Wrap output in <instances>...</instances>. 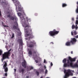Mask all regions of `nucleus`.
I'll use <instances>...</instances> for the list:
<instances>
[{
	"instance_id": "nucleus-1",
	"label": "nucleus",
	"mask_w": 78,
	"mask_h": 78,
	"mask_svg": "<svg viewBox=\"0 0 78 78\" xmlns=\"http://www.w3.org/2000/svg\"><path fill=\"white\" fill-rule=\"evenodd\" d=\"M30 28H31V27L30 26L29 23L26 24V26L24 27L25 32L26 33L27 37H29V40L34 38L32 32V29Z\"/></svg>"
},
{
	"instance_id": "nucleus-2",
	"label": "nucleus",
	"mask_w": 78,
	"mask_h": 78,
	"mask_svg": "<svg viewBox=\"0 0 78 78\" xmlns=\"http://www.w3.org/2000/svg\"><path fill=\"white\" fill-rule=\"evenodd\" d=\"M76 61V58H72V57H68V59L67 60V63H64L63 66L64 67H69V64H70V66H70V63L72 62V63L73 62H75Z\"/></svg>"
},
{
	"instance_id": "nucleus-3",
	"label": "nucleus",
	"mask_w": 78,
	"mask_h": 78,
	"mask_svg": "<svg viewBox=\"0 0 78 78\" xmlns=\"http://www.w3.org/2000/svg\"><path fill=\"white\" fill-rule=\"evenodd\" d=\"M11 50L12 49H10L8 52H5L4 54L2 55V61L4 59H5L6 58H9V56L11 55V52H10L11 51Z\"/></svg>"
},
{
	"instance_id": "nucleus-4",
	"label": "nucleus",
	"mask_w": 78,
	"mask_h": 78,
	"mask_svg": "<svg viewBox=\"0 0 78 78\" xmlns=\"http://www.w3.org/2000/svg\"><path fill=\"white\" fill-rule=\"evenodd\" d=\"M59 31L56 30L54 29L52 31H50L49 33V34L51 36H54L56 34H58L59 33Z\"/></svg>"
},
{
	"instance_id": "nucleus-5",
	"label": "nucleus",
	"mask_w": 78,
	"mask_h": 78,
	"mask_svg": "<svg viewBox=\"0 0 78 78\" xmlns=\"http://www.w3.org/2000/svg\"><path fill=\"white\" fill-rule=\"evenodd\" d=\"M64 73L65 74V75L64 77V78H67L68 76H69V75H70L71 73V71L70 70H68L67 72H66V70H64Z\"/></svg>"
},
{
	"instance_id": "nucleus-6",
	"label": "nucleus",
	"mask_w": 78,
	"mask_h": 78,
	"mask_svg": "<svg viewBox=\"0 0 78 78\" xmlns=\"http://www.w3.org/2000/svg\"><path fill=\"white\" fill-rule=\"evenodd\" d=\"M34 45H36V42L34 41H31L30 42V44H27V46L30 48H32L34 46Z\"/></svg>"
},
{
	"instance_id": "nucleus-7",
	"label": "nucleus",
	"mask_w": 78,
	"mask_h": 78,
	"mask_svg": "<svg viewBox=\"0 0 78 78\" xmlns=\"http://www.w3.org/2000/svg\"><path fill=\"white\" fill-rule=\"evenodd\" d=\"M14 23L16 26L14 25L12 27L13 28V29L16 30H17V31H20V29H19V26L17 23L16 22H15Z\"/></svg>"
},
{
	"instance_id": "nucleus-8",
	"label": "nucleus",
	"mask_w": 78,
	"mask_h": 78,
	"mask_svg": "<svg viewBox=\"0 0 78 78\" xmlns=\"http://www.w3.org/2000/svg\"><path fill=\"white\" fill-rule=\"evenodd\" d=\"M76 41H77L76 39L75 38H71L70 42L72 44H74L75 43V42H76Z\"/></svg>"
},
{
	"instance_id": "nucleus-9",
	"label": "nucleus",
	"mask_w": 78,
	"mask_h": 78,
	"mask_svg": "<svg viewBox=\"0 0 78 78\" xmlns=\"http://www.w3.org/2000/svg\"><path fill=\"white\" fill-rule=\"evenodd\" d=\"M22 65L23 67L24 68H26V66H27V62H26L25 59L23 60V62H22Z\"/></svg>"
},
{
	"instance_id": "nucleus-10",
	"label": "nucleus",
	"mask_w": 78,
	"mask_h": 78,
	"mask_svg": "<svg viewBox=\"0 0 78 78\" xmlns=\"http://www.w3.org/2000/svg\"><path fill=\"white\" fill-rule=\"evenodd\" d=\"M77 62L78 63V60L77 61ZM70 66L71 67H78V65L76 64L74 65H73V63L72 62L70 63Z\"/></svg>"
},
{
	"instance_id": "nucleus-11",
	"label": "nucleus",
	"mask_w": 78,
	"mask_h": 78,
	"mask_svg": "<svg viewBox=\"0 0 78 78\" xmlns=\"http://www.w3.org/2000/svg\"><path fill=\"white\" fill-rule=\"evenodd\" d=\"M17 41L19 42V44L22 46L23 45V42L22 41V39H19L17 40Z\"/></svg>"
},
{
	"instance_id": "nucleus-12",
	"label": "nucleus",
	"mask_w": 78,
	"mask_h": 78,
	"mask_svg": "<svg viewBox=\"0 0 78 78\" xmlns=\"http://www.w3.org/2000/svg\"><path fill=\"white\" fill-rule=\"evenodd\" d=\"M25 71V69H23L20 68L19 72L20 73H22V74L24 73V71Z\"/></svg>"
},
{
	"instance_id": "nucleus-13",
	"label": "nucleus",
	"mask_w": 78,
	"mask_h": 78,
	"mask_svg": "<svg viewBox=\"0 0 78 78\" xmlns=\"http://www.w3.org/2000/svg\"><path fill=\"white\" fill-rule=\"evenodd\" d=\"M76 27L75 29L76 30H77V29L78 28V27L77 26V25H78V20H76Z\"/></svg>"
},
{
	"instance_id": "nucleus-14",
	"label": "nucleus",
	"mask_w": 78,
	"mask_h": 78,
	"mask_svg": "<svg viewBox=\"0 0 78 78\" xmlns=\"http://www.w3.org/2000/svg\"><path fill=\"white\" fill-rule=\"evenodd\" d=\"M10 19H11V20H13L14 19H15V20H16L17 18V17L15 16V17H13V16H11L10 17Z\"/></svg>"
},
{
	"instance_id": "nucleus-15",
	"label": "nucleus",
	"mask_w": 78,
	"mask_h": 78,
	"mask_svg": "<svg viewBox=\"0 0 78 78\" xmlns=\"http://www.w3.org/2000/svg\"><path fill=\"white\" fill-rule=\"evenodd\" d=\"M70 43H71L70 41H68L66 43V46H70Z\"/></svg>"
},
{
	"instance_id": "nucleus-16",
	"label": "nucleus",
	"mask_w": 78,
	"mask_h": 78,
	"mask_svg": "<svg viewBox=\"0 0 78 78\" xmlns=\"http://www.w3.org/2000/svg\"><path fill=\"white\" fill-rule=\"evenodd\" d=\"M4 62L5 64L3 66V68L4 69H5V68H6L7 66V63H6V61H5Z\"/></svg>"
},
{
	"instance_id": "nucleus-17",
	"label": "nucleus",
	"mask_w": 78,
	"mask_h": 78,
	"mask_svg": "<svg viewBox=\"0 0 78 78\" xmlns=\"http://www.w3.org/2000/svg\"><path fill=\"white\" fill-rule=\"evenodd\" d=\"M26 19L27 21V22L28 23L29 22H31V19H28V18L27 17H26Z\"/></svg>"
},
{
	"instance_id": "nucleus-18",
	"label": "nucleus",
	"mask_w": 78,
	"mask_h": 78,
	"mask_svg": "<svg viewBox=\"0 0 78 78\" xmlns=\"http://www.w3.org/2000/svg\"><path fill=\"white\" fill-rule=\"evenodd\" d=\"M67 6V4H66L65 3H63L62 4V8H64L65 7H66Z\"/></svg>"
},
{
	"instance_id": "nucleus-19",
	"label": "nucleus",
	"mask_w": 78,
	"mask_h": 78,
	"mask_svg": "<svg viewBox=\"0 0 78 78\" xmlns=\"http://www.w3.org/2000/svg\"><path fill=\"white\" fill-rule=\"evenodd\" d=\"M66 61H67V59L64 58L62 61L63 63H64V64L66 63Z\"/></svg>"
},
{
	"instance_id": "nucleus-20",
	"label": "nucleus",
	"mask_w": 78,
	"mask_h": 78,
	"mask_svg": "<svg viewBox=\"0 0 78 78\" xmlns=\"http://www.w3.org/2000/svg\"><path fill=\"white\" fill-rule=\"evenodd\" d=\"M76 27V26H75V25H74V24H73L72 26V30H73V29H75V28Z\"/></svg>"
},
{
	"instance_id": "nucleus-21",
	"label": "nucleus",
	"mask_w": 78,
	"mask_h": 78,
	"mask_svg": "<svg viewBox=\"0 0 78 78\" xmlns=\"http://www.w3.org/2000/svg\"><path fill=\"white\" fill-rule=\"evenodd\" d=\"M4 69H5V72H8V68L6 67Z\"/></svg>"
},
{
	"instance_id": "nucleus-22",
	"label": "nucleus",
	"mask_w": 78,
	"mask_h": 78,
	"mask_svg": "<svg viewBox=\"0 0 78 78\" xmlns=\"http://www.w3.org/2000/svg\"><path fill=\"white\" fill-rule=\"evenodd\" d=\"M12 37H11V38L13 39V38H14V34L12 33Z\"/></svg>"
},
{
	"instance_id": "nucleus-23",
	"label": "nucleus",
	"mask_w": 78,
	"mask_h": 78,
	"mask_svg": "<svg viewBox=\"0 0 78 78\" xmlns=\"http://www.w3.org/2000/svg\"><path fill=\"white\" fill-rule=\"evenodd\" d=\"M28 54L30 55H32V52L31 50H30L29 51Z\"/></svg>"
},
{
	"instance_id": "nucleus-24",
	"label": "nucleus",
	"mask_w": 78,
	"mask_h": 78,
	"mask_svg": "<svg viewBox=\"0 0 78 78\" xmlns=\"http://www.w3.org/2000/svg\"><path fill=\"white\" fill-rule=\"evenodd\" d=\"M73 33L74 34V35H76V34H77V33L76 32V30H75L73 32Z\"/></svg>"
},
{
	"instance_id": "nucleus-25",
	"label": "nucleus",
	"mask_w": 78,
	"mask_h": 78,
	"mask_svg": "<svg viewBox=\"0 0 78 78\" xmlns=\"http://www.w3.org/2000/svg\"><path fill=\"white\" fill-rule=\"evenodd\" d=\"M18 16H21V15H22V13L20 12L18 13Z\"/></svg>"
},
{
	"instance_id": "nucleus-26",
	"label": "nucleus",
	"mask_w": 78,
	"mask_h": 78,
	"mask_svg": "<svg viewBox=\"0 0 78 78\" xmlns=\"http://www.w3.org/2000/svg\"><path fill=\"white\" fill-rule=\"evenodd\" d=\"M36 73L37 76H39V72L37 71H36Z\"/></svg>"
},
{
	"instance_id": "nucleus-27",
	"label": "nucleus",
	"mask_w": 78,
	"mask_h": 78,
	"mask_svg": "<svg viewBox=\"0 0 78 78\" xmlns=\"http://www.w3.org/2000/svg\"><path fill=\"white\" fill-rule=\"evenodd\" d=\"M18 10L19 11H22V8L21 7H19L18 8Z\"/></svg>"
},
{
	"instance_id": "nucleus-28",
	"label": "nucleus",
	"mask_w": 78,
	"mask_h": 78,
	"mask_svg": "<svg viewBox=\"0 0 78 78\" xmlns=\"http://www.w3.org/2000/svg\"><path fill=\"white\" fill-rule=\"evenodd\" d=\"M2 50H0V55H1L2 54Z\"/></svg>"
},
{
	"instance_id": "nucleus-29",
	"label": "nucleus",
	"mask_w": 78,
	"mask_h": 78,
	"mask_svg": "<svg viewBox=\"0 0 78 78\" xmlns=\"http://www.w3.org/2000/svg\"><path fill=\"white\" fill-rule=\"evenodd\" d=\"M48 72V71L47 69H46L45 71V74H47Z\"/></svg>"
},
{
	"instance_id": "nucleus-30",
	"label": "nucleus",
	"mask_w": 78,
	"mask_h": 78,
	"mask_svg": "<svg viewBox=\"0 0 78 78\" xmlns=\"http://www.w3.org/2000/svg\"><path fill=\"white\" fill-rule=\"evenodd\" d=\"M8 17H9L10 18H11V15H10V14L8 15L7 16Z\"/></svg>"
},
{
	"instance_id": "nucleus-31",
	"label": "nucleus",
	"mask_w": 78,
	"mask_h": 78,
	"mask_svg": "<svg viewBox=\"0 0 78 78\" xmlns=\"http://www.w3.org/2000/svg\"><path fill=\"white\" fill-rule=\"evenodd\" d=\"M76 13H78V7H77V8L76 9Z\"/></svg>"
},
{
	"instance_id": "nucleus-32",
	"label": "nucleus",
	"mask_w": 78,
	"mask_h": 78,
	"mask_svg": "<svg viewBox=\"0 0 78 78\" xmlns=\"http://www.w3.org/2000/svg\"><path fill=\"white\" fill-rule=\"evenodd\" d=\"M32 69H33V67H31L30 68V70H32Z\"/></svg>"
},
{
	"instance_id": "nucleus-33",
	"label": "nucleus",
	"mask_w": 78,
	"mask_h": 78,
	"mask_svg": "<svg viewBox=\"0 0 78 78\" xmlns=\"http://www.w3.org/2000/svg\"><path fill=\"white\" fill-rule=\"evenodd\" d=\"M40 70H41V72H44V69H40Z\"/></svg>"
},
{
	"instance_id": "nucleus-34",
	"label": "nucleus",
	"mask_w": 78,
	"mask_h": 78,
	"mask_svg": "<svg viewBox=\"0 0 78 78\" xmlns=\"http://www.w3.org/2000/svg\"><path fill=\"white\" fill-rule=\"evenodd\" d=\"M71 20H72V21H74V18H72Z\"/></svg>"
},
{
	"instance_id": "nucleus-35",
	"label": "nucleus",
	"mask_w": 78,
	"mask_h": 78,
	"mask_svg": "<svg viewBox=\"0 0 78 78\" xmlns=\"http://www.w3.org/2000/svg\"><path fill=\"white\" fill-rule=\"evenodd\" d=\"M35 61L36 63H38V62H39V61L37 60H36Z\"/></svg>"
},
{
	"instance_id": "nucleus-36",
	"label": "nucleus",
	"mask_w": 78,
	"mask_h": 78,
	"mask_svg": "<svg viewBox=\"0 0 78 78\" xmlns=\"http://www.w3.org/2000/svg\"><path fill=\"white\" fill-rule=\"evenodd\" d=\"M34 53H37V51H34L33 52Z\"/></svg>"
},
{
	"instance_id": "nucleus-37",
	"label": "nucleus",
	"mask_w": 78,
	"mask_h": 78,
	"mask_svg": "<svg viewBox=\"0 0 78 78\" xmlns=\"http://www.w3.org/2000/svg\"><path fill=\"white\" fill-rule=\"evenodd\" d=\"M44 63H46V60H45V59H44Z\"/></svg>"
},
{
	"instance_id": "nucleus-38",
	"label": "nucleus",
	"mask_w": 78,
	"mask_h": 78,
	"mask_svg": "<svg viewBox=\"0 0 78 78\" xmlns=\"http://www.w3.org/2000/svg\"><path fill=\"white\" fill-rule=\"evenodd\" d=\"M5 76H8V74H7V73H5Z\"/></svg>"
},
{
	"instance_id": "nucleus-39",
	"label": "nucleus",
	"mask_w": 78,
	"mask_h": 78,
	"mask_svg": "<svg viewBox=\"0 0 78 78\" xmlns=\"http://www.w3.org/2000/svg\"><path fill=\"white\" fill-rule=\"evenodd\" d=\"M44 69H47V67H46V66H44Z\"/></svg>"
},
{
	"instance_id": "nucleus-40",
	"label": "nucleus",
	"mask_w": 78,
	"mask_h": 78,
	"mask_svg": "<svg viewBox=\"0 0 78 78\" xmlns=\"http://www.w3.org/2000/svg\"><path fill=\"white\" fill-rule=\"evenodd\" d=\"M53 63H52V62H51V66H53Z\"/></svg>"
},
{
	"instance_id": "nucleus-41",
	"label": "nucleus",
	"mask_w": 78,
	"mask_h": 78,
	"mask_svg": "<svg viewBox=\"0 0 78 78\" xmlns=\"http://www.w3.org/2000/svg\"><path fill=\"white\" fill-rule=\"evenodd\" d=\"M71 35L72 36L73 35V32L72 31L71 32Z\"/></svg>"
},
{
	"instance_id": "nucleus-42",
	"label": "nucleus",
	"mask_w": 78,
	"mask_h": 78,
	"mask_svg": "<svg viewBox=\"0 0 78 78\" xmlns=\"http://www.w3.org/2000/svg\"><path fill=\"white\" fill-rule=\"evenodd\" d=\"M75 37L76 38V39H77L78 38V35H77Z\"/></svg>"
},
{
	"instance_id": "nucleus-43",
	"label": "nucleus",
	"mask_w": 78,
	"mask_h": 78,
	"mask_svg": "<svg viewBox=\"0 0 78 78\" xmlns=\"http://www.w3.org/2000/svg\"><path fill=\"white\" fill-rule=\"evenodd\" d=\"M16 69H14V71L15 72H16Z\"/></svg>"
},
{
	"instance_id": "nucleus-44",
	"label": "nucleus",
	"mask_w": 78,
	"mask_h": 78,
	"mask_svg": "<svg viewBox=\"0 0 78 78\" xmlns=\"http://www.w3.org/2000/svg\"><path fill=\"white\" fill-rule=\"evenodd\" d=\"M76 19L77 20H78V15H77V17L76 18Z\"/></svg>"
},
{
	"instance_id": "nucleus-45",
	"label": "nucleus",
	"mask_w": 78,
	"mask_h": 78,
	"mask_svg": "<svg viewBox=\"0 0 78 78\" xmlns=\"http://www.w3.org/2000/svg\"><path fill=\"white\" fill-rule=\"evenodd\" d=\"M4 27H8V26H6V25H4Z\"/></svg>"
},
{
	"instance_id": "nucleus-46",
	"label": "nucleus",
	"mask_w": 78,
	"mask_h": 78,
	"mask_svg": "<svg viewBox=\"0 0 78 78\" xmlns=\"http://www.w3.org/2000/svg\"><path fill=\"white\" fill-rule=\"evenodd\" d=\"M2 16V13H1V11H0V17Z\"/></svg>"
},
{
	"instance_id": "nucleus-47",
	"label": "nucleus",
	"mask_w": 78,
	"mask_h": 78,
	"mask_svg": "<svg viewBox=\"0 0 78 78\" xmlns=\"http://www.w3.org/2000/svg\"><path fill=\"white\" fill-rule=\"evenodd\" d=\"M35 15L36 16H37V13H35Z\"/></svg>"
},
{
	"instance_id": "nucleus-48",
	"label": "nucleus",
	"mask_w": 78,
	"mask_h": 78,
	"mask_svg": "<svg viewBox=\"0 0 78 78\" xmlns=\"http://www.w3.org/2000/svg\"><path fill=\"white\" fill-rule=\"evenodd\" d=\"M71 54H73V51H71Z\"/></svg>"
},
{
	"instance_id": "nucleus-49",
	"label": "nucleus",
	"mask_w": 78,
	"mask_h": 78,
	"mask_svg": "<svg viewBox=\"0 0 78 78\" xmlns=\"http://www.w3.org/2000/svg\"><path fill=\"white\" fill-rule=\"evenodd\" d=\"M50 44H54V43H53V42H51Z\"/></svg>"
},
{
	"instance_id": "nucleus-50",
	"label": "nucleus",
	"mask_w": 78,
	"mask_h": 78,
	"mask_svg": "<svg viewBox=\"0 0 78 78\" xmlns=\"http://www.w3.org/2000/svg\"><path fill=\"white\" fill-rule=\"evenodd\" d=\"M26 78H29V76H27L26 77Z\"/></svg>"
},
{
	"instance_id": "nucleus-51",
	"label": "nucleus",
	"mask_w": 78,
	"mask_h": 78,
	"mask_svg": "<svg viewBox=\"0 0 78 78\" xmlns=\"http://www.w3.org/2000/svg\"><path fill=\"white\" fill-rule=\"evenodd\" d=\"M12 1H13V2L14 1V0H12Z\"/></svg>"
},
{
	"instance_id": "nucleus-52",
	"label": "nucleus",
	"mask_w": 78,
	"mask_h": 78,
	"mask_svg": "<svg viewBox=\"0 0 78 78\" xmlns=\"http://www.w3.org/2000/svg\"><path fill=\"white\" fill-rule=\"evenodd\" d=\"M12 56H14L13 54H12Z\"/></svg>"
},
{
	"instance_id": "nucleus-53",
	"label": "nucleus",
	"mask_w": 78,
	"mask_h": 78,
	"mask_svg": "<svg viewBox=\"0 0 78 78\" xmlns=\"http://www.w3.org/2000/svg\"><path fill=\"white\" fill-rule=\"evenodd\" d=\"M46 78H49V77H47Z\"/></svg>"
},
{
	"instance_id": "nucleus-54",
	"label": "nucleus",
	"mask_w": 78,
	"mask_h": 78,
	"mask_svg": "<svg viewBox=\"0 0 78 78\" xmlns=\"http://www.w3.org/2000/svg\"><path fill=\"white\" fill-rule=\"evenodd\" d=\"M74 71H73V72H74Z\"/></svg>"
}]
</instances>
